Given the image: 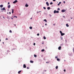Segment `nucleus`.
Wrapping results in <instances>:
<instances>
[{"mask_svg": "<svg viewBox=\"0 0 74 74\" xmlns=\"http://www.w3.org/2000/svg\"><path fill=\"white\" fill-rule=\"evenodd\" d=\"M9 14V13H8V12H7V14Z\"/></svg>", "mask_w": 74, "mask_h": 74, "instance_id": "obj_64", "label": "nucleus"}, {"mask_svg": "<svg viewBox=\"0 0 74 74\" xmlns=\"http://www.w3.org/2000/svg\"><path fill=\"white\" fill-rule=\"evenodd\" d=\"M46 4H47V6H49V3H48V2H47L46 3Z\"/></svg>", "mask_w": 74, "mask_h": 74, "instance_id": "obj_9", "label": "nucleus"}, {"mask_svg": "<svg viewBox=\"0 0 74 74\" xmlns=\"http://www.w3.org/2000/svg\"><path fill=\"white\" fill-rule=\"evenodd\" d=\"M56 69H58V66H56Z\"/></svg>", "mask_w": 74, "mask_h": 74, "instance_id": "obj_25", "label": "nucleus"}, {"mask_svg": "<svg viewBox=\"0 0 74 74\" xmlns=\"http://www.w3.org/2000/svg\"><path fill=\"white\" fill-rule=\"evenodd\" d=\"M46 38H46V37H45V36H43V39H44V40H45V39H46Z\"/></svg>", "mask_w": 74, "mask_h": 74, "instance_id": "obj_22", "label": "nucleus"}, {"mask_svg": "<svg viewBox=\"0 0 74 74\" xmlns=\"http://www.w3.org/2000/svg\"><path fill=\"white\" fill-rule=\"evenodd\" d=\"M7 52H10V51L8 50H7Z\"/></svg>", "mask_w": 74, "mask_h": 74, "instance_id": "obj_41", "label": "nucleus"}, {"mask_svg": "<svg viewBox=\"0 0 74 74\" xmlns=\"http://www.w3.org/2000/svg\"><path fill=\"white\" fill-rule=\"evenodd\" d=\"M60 38H61V40H62L63 39V37L62 36H60Z\"/></svg>", "mask_w": 74, "mask_h": 74, "instance_id": "obj_29", "label": "nucleus"}, {"mask_svg": "<svg viewBox=\"0 0 74 74\" xmlns=\"http://www.w3.org/2000/svg\"><path fill=\"white\" fill-rule=\"evenodd\" d=\"M37 14H38V13H39V12H37Z\"/></svg>", "mask_w": 74, "mask_h": 74, "instance_id": "obj_55", "label": "nucleus"}, {"mask_svg": "<svg viewBox=\"0 0 74 74\" xmlns=\"http://www.w3.org/2000/svg\"><path fill=\"white\" fill-rule=\"evenodd\" d=\"M50 5H52V4H53V2H51L50 3Z\"/></svg>", "mask_w": 74, "mask_h": 74, "instance_id": "obj_27", "label": "nucleus"}, {"mask_svg": "<svg viewBox=\"0 0 74 74\" xmlns=\"http://www.w3.org/2000/svg\"><path fill=\"white\" fill-rule=\"evenodd\" d=\"M1 10H3V11H4V10H5V8L4 7L3 8H1Z\"/></svg>", "mask_w": 74, "mask_h": 74, "instance_id": "obj_5", "label": "nucleus"}, {"mask_svg": "<svg viewBox=\"0 0 74 74\" xmlns=\"http://www.w3.org/2000/svg\"><path fill=\"white\" fill-rule=\"evenodd\" d=\"M64 72H66V69H64Z\"/></svg>", "mask_w": 74, "mask_h": 74, "instance_id": "obj_47", "label": "nucleus"}, {"mask_svg": "<svg viewBox=\"0 0 74 74\" xmlns=\"http://www.w3.org/2000/svg\"><path fill=\"white\" fill-rule=\"evenodd\" d=\"M37 35L38 36H40V34H39V33H38L37 34Z\"/></svg>", "mask_w": 74, "mask_h": 74, "instance_id": "obj_33", "label": "nucleus"}, {"mask_svg": "<svg viewBox=\"0 0 74 74\" xmlns=\"http://www.w3.org/2000/svg\"><path fill=\"white\" fill-rule=\"evenodd\" d=\"M21 72H22V70L19 71L18 72V74H20Z\"/></svg>", "mask_w": 74, "mask_h": 74, "instance_id": "obj_10", "label": "nucleus"}, {"mask_svg": "<svg viewBox=\"0 0 74 74\" xmlns=\"http://www.w3.org/2000/svg\"><path fill=\"white\" fill-rule=\"evenodd\" d=\"M3 5H0V7L1 8H3Z\"/></svg>", "mask_w": 74, "mask_h": 74, "instance_id": "obj_13", "label": "nucleus"}, {"mask_svg": "<svg viewBox=\"0 0 74 74\" xmlns=\"http://www.w3.org/2000/svg\"><path fill=\"white\" fill-rule=\"evenodd\" d=\"M64 34H64V33H62L61 34V36H64Z\"/></svg>", "mask_w": 74, "mask_h": 74, "instance_id": "obj_8", "label": "nucleus"}, {"mask_svg": "<svg viewBox=\"0 0 74 74\" xmlns=\"http://www.w3.org/2000/svg\"><path fill=\"white\" fill-rule=\"evenodd\" d=\"M15 49H16V48L13 49H12V51H13V50H15Z\"/></svg>", "mask_w": 74, "mask_h": 74, "instance_id": "obj_37", "label": "nucleus"}, {"mask_svg": "<svg viewBox=\"0 0 74 74\" xmlns=\"http://www.w3.org/2000/svg\"><path fill=\"white\" fill-rule=\"evenodd\" d=\"M62 48V47L59 46L58 48V50H61V48Z\"/></svg>", "mask_w": 74, "mask_h": 74, "instance_id": "obj_6", "label": "nucleus"}, {"mask_svg": "<svg viewBox=\"0 0 74 74\" xmlns=\"http://www.w3.org/2000/svg\"><path fill=\"white\" fill-rule=\"evenodd\" d=\"M27 69H29V67H27Z\"/></svg>", "mask_w": 74, "mask_h": 74, "instance_id": "obj_50", "label": "nucleus"}, {"mask_svg": "<svg viewBox=\"0 0 74 74\" xmlns=\"http://www.w3.org/2000/svg\"><path fill=\"white\" fill-rule=\"evenodd\" d=\"M65 42H66V43L67 42V40L66 39L65 40Z\"/></svg>", "mask_w": 74, "mask_h": 74, "instance_id": "obj_45", "label": "nucleus"}, {"mask_svg": "<svg viewBox=\"0 0 74 74\" xmlns=\"http://www.w3.org/2000/svg\"><path fill=\"white\" fill-rule=\"evenodd\" d=\"M9 14H11V12H9Z\"/></svg>", "mask_w": 74, "mask_h": 74, "instance_id": "obj_57", "label": "nucleus"}, {"mask_svg": "<svg viewBox=\"0 0 74 74\" xmlns=\"http://www.w3.org/2000/svg\"><path fill=\"white\" fill-rule=\"evenodd\" d=\"M47 10H50V9H51V8H50V7H48L47 8Z\"/></svg>", "mask_w": 74, "mask_h": 74, "instance_id": "obj_15", "label": "nucleus"}, {"mask_svg": "<svg viewBox=\"0 0 74 74\" xmlns=\"http://www.w3.org/2000/svg\"><path fill=\"white\" fill-rule=\"evenodd\" d=\"M44 21L45 22H47V20L46 19H45L44 20Z\"/></svg>", "mask_w": 74, "mask_h": 74, "instance_id": "obj_19", "label": "nucleus"}, {"mask_svg": "<svg viewBox=\"0 0 74 74\" xmlns=\"http://www.w3.org/2000/svg\"><path fill=\"white\" fill-rule=\"evenodd\" d=\"M13 46H15V47H16V45H14V44H13Z\"/></svg>", "mask_w": 74, "mask_h": 74, "instance_id": "obj_38", "label": "nucleus"}, {"mask_svg": "<svg viewBox=\"0 0 74 74\" xmlns=\"http://www.w3.org/2000/svg\"><path fill=\"white\" fill-rule=\"evenodd\" d=\"M29 28L30 29H32V27L30 26L29 27Z\"/></svg>", "mask_w": 74, "mask_h": 74, "instance_id": "obj_28", "label": "nucleus"}, {"mask_svg": "<svg viewBox=\"0 0 74 74\" xmlns=\"http://www.w3.org/2000/svg\"><path fill=\"white\" fill-rule=\"evenodd\" d=\"M11 19H13V18H12H12H11Z\"/></svg>", "mask_w": 74, "mask_h": 74, "instance_id": "obj_62", "label": "nucleus"}, {"mask_svg": "<svg viewBox=\"0 0 74 74\" xmlns=\"http://www.w3.org/2000/svg\"><path fill=\"white\" fill-rule=\"evenodd\" d=\"M54 14H56V13H59V11L58 10H55L53 12Z\"/></svg>", "mask_w": 74, "mask_h": 74, "instance_id": "obj_1", "label": "nucleus"}, {"mask_svg": "<svg viewBox=\"0 0 74 74\" xmlns=\"http://www.w3.org/2000/svg\"><path fill=\"white\" fill-rule=\"evenodd\" d=\"M64 45V43H62L60 45V46H63Z\"/></svg>", "mask_w": 74, "mask_h": 74, "instance_id": "obj_21", "label": "nucleus"}, {"mask_svg": "<svg viewBox=\"0 0 74 74\" xmlns=\"http://www.w3.org/2000/svg\"><path fill=\"white\" fill-rule=\"evenodd\" d=\"M57 5H58L59 6V5H60V4L59 3H58V4Z\"/></svg>", "mask_w": 74, "mask_h": 74, "instance_id": "obj_49", "label": "nucleus"}, {"mask_svg": "<svg viewBox=\"0 0 74 74\" xmlns=\"http://www.w3.org/2000/svg\"><path fill=\"white\" fill-rule=\"evenodd\" d=\"M47 23H45V25L47 26Z\"/></svg>", "mask_w": 74, "mask_h": 74, "instance_id": "obj_53", "label": "nucleus"}, {"mask_svg": "<svg viewBox=\"0 0 74 74\" xmlns=\"http://www.w3.org/2000/svg\"><path fill=\"white\" fill-rule=\"evenodd\" d=\"M9 32L10 33H12V31H11V30H10L9 31Z\"/></svg>", "mask_w": 74, "mask_h": 74, "instance_id": "obj_35", "label": "nucleus"}, {"mask_svg": "<svg viewBox=\"0 0 74 74\" xmlns=\"http://www.w3.org/2000/svg\"><path fill=\"white\" fill-rule=\"evenodd\" d=\"M66 27H69V25L68 24V23H67L66 24Z\"/></svg>", "mask_w": 74, "mask_h": 74, "instance_id": "obj_16", "label": "nucleus"}, {"mask_svg": "<svg viewBox=\"0 0 74 74\" xmlns=\"http://www.w3.org/2000/svg\"><path fill=\"white\" fill-rule=\"evenodd\" d=\"M65 11H66V10L64 9H62L61 10L62 12H64Z\"/></svg>", "mask_w": 74, "mask_h": 74, "instance_id": "obj_3", "label": "nucleus"}, {"mask_svg": "<svg viewBox=\"0 0 74 74\" xmlns=\"http://www.w3.org/2000/svg\"><path fill=\"white\" fill-rule=\"evenodd\" d=\"M63 18H65V16H63Z\"/></svg>", "mask_w": 74, "mask_h": 74, "instance_id": "obj_63", "label": "nucleus"}, {"mask_svg": "<svg viewBox=\"0 0 74 74\" xmlns=\"http://www.w3.org/2000/svg\"><path fill=\"white\" fill-rule=\"evenodd\" d=\"M14 18H17V16H14Z\"/></svg>", "mask_w": 74, "mask_h": 74, "instance_id": "obj_34", "label": "nucleus"}, {"mask_svg": "<svg viewBox=\"0 0 74 74\" xmlns=\"http://www.w3.org/2000/svg\"><path fill=\"white\" fill-rule=\"evenodd\" d=\"M68 55H69V56H71V55H72V53H68Z\"/></svg>", "mask_w": 74, "mask_h": 74, "instance_id": "obj_12", "label": "nucleus"}, {"mask_svg": "<svg viewBox=\"0 0 74 74\" xmlns=\"http://www.w3.org/2000/svg\"><path fill=\"white\" fill-rule=\"evenodd\" d=\"M35 46L36 45V43H34L33 44Z\"/></svg>", "mask_w": 74, "mask_h": 74, "instance_id": "obj_39", "label": "nucleus"}, {"mask_svg": "<svg viewBox=\"0 0 74 74\" xmlns=\"http://www.w3.org/2000/svg\"><path fill=\"white\" fill-rule=\"evenodd\" d=\"M34 57L35 58H36V57H37V55H36V54H34Z\"/></svg>", "mask_w": 74, "mask_h": 74, "instance_id": "obj_24", "label": "nucleus"}, {"mask_svg": "<svg viewBox=\"0 0 74 74\" xmlns=\"http://www.w3.org/2000/svg\"><path fill=\"white\" fill-rule=\"evenodd\" d=\"M61 3H62V2H59V3L60 4H61Z\"/></svg>", "mask_w": 74, "mask_h": 74, "instance_id": "obj_48", "label": "nucleus"}, {"mask_svg": "<svg viewBox=\"0 0 74 74\" xmlns=\"http://www.w3.org/2000/svg\"><path fill=\"white\" fill-rule=\"evenodd\" d=\"M3 19H5V18L4 17V16L3 17Z\"/></svg>", "mask_w": 74, "mask_h": 74, "instance_id": "obj_56", "label": "nucleus"}, {"mask_svg": "<svg viewBox=\"0 0 74 74\" xmlns=\"http://www.w3.org/2000/svg\"><path fill=\"white\" fill-rule=\"evenodd\" d=\"M8 5L10 4V2H8Z\"/></svg>", "mask_w": 74, "mask_h": 74, "instance_id": "obj_54", "label": "nucleus"}, {"mask_svg": "<svg viewBox=\"0 0 74 74\" xmlns=\"http://www.w3.org/2000/svg\"><path fill=\"white\" fill-rule=\"evenodd\" d=\"M57 61H58V62H59V61H60V60L59 58H57Z\"/></svg>", "mask_w": 74, "mask_h": 74, "instance_id": "obj_18", "label": "nucleus"}, {"mask_svg": "<svg viewBox=\"0 0 74 74\" xmlns=\"http://www.w3.org/2000/svg\"><path fill=\"white\" fill-rule=\"evenodd\" d=\"M55 58L56 59H58V56L55 57Z\"/></svg>", "mask_w": 74, "mask_h": 74, "instance_id": "obj_43", "label": "nucleus"}, {"mask_svg": "<svg viewBox=\"0 0 74 74\" xmlns=\"http://www.w3.org/2000/svg\"><path fill=\"white\" fill-rule=\"evenodd\" d=\"M12 14H13V13H14V10L13 9H12Z\"/></svg>", "mask_w": 74, "mask_h": 74, "instance_id": "obj_14", "label": "nucleus"}, {"mask_svg": "<svg viewBox=\"0 0 74 74\" xmlns=\"http://www.w3.org/2000/svg\"><path fill=\"white\" fill-rule=\"evenodd\" d=\"M23 68H26V64H24L23 65Z\"/></svg>", "mask_w": 74, "mask_h": 74, "instance_id": "obj_7", "label": "nucleus"}, {"mask_svg": "<svg viewBox=\"0 0 74 74\" xmlns=\"http://www.w3.org/2000/svg\"><path fill=\"white\" fill-rule=\"evenodd\" d=\"M73 53H74V48H73Z\"/></svg>", "mask_w": 74, "mask_h": 74, "instance_id": "obj_42", "label": "nucleus"}, {"mask_svg": "<svg viewBox=\"0 0 74 74\" xmlns=\"http://www.w3.org/2000/svg\"><path fill=\"white\" fill-rule=\"evenodd\" d=\"M57 10H58V11H60V8H58L57 9Z\"/></svg>", "mask_w": 74, "mask_h": 74, "instance_id": "obj_32", "label": "nucleus"}, {"mask_svg": "<svg viewBox=\"0 0 74 74\" xmlns=\"http://www.w3.org/2000/svg\"><path fill=\"white\" fill-rule=\"evenodd\" d=\"M49 16H50V17H51L52 16V15L51 14H49Z\"/></svg>", "mask_w": 74, "mask_h": 74, "instance_id": "obj_40", "label": "nucleus"}, {"mask_svg": "<svg viewBox=\"0 0 74 74\" xmlns=\"http://www.w3.org/2000/svg\"><path fill=\"white\" fill-rule=\"evenodd\" d=\"M44 15H47V13H45V12H44Z\"/></svg>", "mask_w": 74, "mask_h": 74, "instance_id": "obj_36", "label": "nucleus"}, {"mask_svg": "<svg viewBox=\"0 0 74 74\" xmlns=\"http://www.w3.org/2000/svg\"><path fill=\"white\" fill-rule=\"evenodd\" d=\"M10 16H7V19H9V20H10V19H11V18H10Z\"/></svg>", "mask_w": 74, "mask_h": 74, "instance_id": "obj_11", "label": "nucleus"}, {"mask_svg": "<svg viewBox=\"0 0 74 74\" xmlns=\"http://www.w3.org/2000/svg\"><path fill=\"white\" fill-rule=\"evenodd\" d=\"M17 2H18V1L17 0H15L13 2V4H15V3H17Z\"/></svg>", "mask_w": 74, "mask_h": 74, "instance_id": "obj_2", "label": "nucleus"}, {"mask_svg": "<svg viewBox=\"0 0 74 74\" xmlns=\"http://www.w3.org/2000/svg\"><path fill=\"white\" fill-rule=\"evenodd\" d=\"M60 34H61L62 33V31H60Z\"/></svg>", "mask_w": 74, "mask_h": 74, "instance_id": "obj_31", "label": "nucleus"}, {"mask_svg": "<svg viewBox=\"0 0 74 74\" xmlns=\"http://www.w3.org/2000/svg\"><path fill=\"white\" fill-rule=\"evenodd\" d=\"M55 24H56L55 23V24H53V25H54V26H55Z\"/></svg>", "mask_w": 74, "mask_h": 74, "instance_id": "obj_59", "label": "nucleus"}, {"mask_svg": "<svg viewBox=\"0 0 74 74\" xmlns=\"http://www.w3.org/2000/svg\"><path fill=\"white\" fill-rule=\"evenodd\" d=\"M44 51H45V50H44V49H42L41 50V52H44Z\"/></svg>", "mask_w": 74, "mask_h": 74, "instance_id": "obj_26", "label": "nucleus"}, {"mask_svg": "<svg viewBox=\"0 0 74 74\" xmlns=\"http://www.w3.org/2000/svg\"><path fill=\"white\" fill-rule=\"evenodd\" d=\"M7 10L8 11H9V9H8V10L7 9Z\"/></svg>", "mask_w": 74, "mask_h": 74, "instance_id": "obj_58", "label": "nucleus"}, {"mask_svg": "<svg viewBox=\"0 0 74 74\" xmlns=\"http://www.w3.org/2000/svg\"><path fill=\"white\" fill-rule=\"evenodd\" d=\"M63 3H64V4H65V3H66V2L65 1H64Z\"/></svg>", "mask_w": 74, "mask_h": 74, "instance_id": "obj_46", "label": "nucleus"}, {"mask_svg": "<svg viewBox=\"0 0 74 74\" xmlns=\"http://www.w3.org/2000/svg\"><path fill=\"white\" fill-rule=\"evenodd\" d=\"M42 44H44V41H42Z\"/></svg>", "mask_w": 74, "mask_h": 74, "instance_id": "obj_23", "label": "nucleus"}, {"mask_svg": "<svg viewBox=\"0 0 74 74\" xmlns=\"http://www.w3.org/2000/svg\"><path fill=\"white\" fill-rule=\"evenodd\" d=\"M30 62L31 63H33V61L32 60H30Z\"/></svg>", "mask_w": 74, "mask_h": 74, "instance_id": "obj_20", "label": "nucleus"}, {"mask_svg": "<svg viewBox=\"0 0 74 74\" xmlns=\"http://www.w3.org/2000/svg\"><path fill=\"white\" fill-rule=\"evenodd\" d=\"M4 12H6V10H5H5Z\"/></svg>", "mask_w": 74, "mask_h": 74, "instance_id": "obj_61", "label": "nucleus"}, {"mask_svg": "<svg viewBox=\"0 0 74 74\" xmlns=\"http://www.w3.org/2000/svg\"><path fill=\"white\" fill-rule=\"evenodd\" d=\"M5 40H8V38H6L5 39Z\"/></svg>", "mask_w": 74, "mask_h": 74, "instance_id": "obj_51", "label": "nucleus"}, {"mask_svg": "<svg viewBox=\"0 0 74 74\" xmlns=\"http://www.w3.org/2000/svg\"><path fill=\"white\" fill-rule=\"evenodd\" d=\"M46 63H49V62H46Z\"/></svg>", "mask_w": 74, "mask_h": 74, "instance_id": "obj_44", "label": "nucleus"}, {"mask_svg": "<svg viewBox=\"0 0 74 74\" xmlns=\"http://www.w3.org/2000/svg\"><path fill=\"white\" fill-rule=\"evenodd\" d=\"M53 1H56V0H53Z\"/></svg>", "mask_w": 74, "mask_h": 74, "instance_id": "obj_52", "label": "nucleus"}, {"mask_svg": "<svg viewBox=\"0 0 74 74\" xmlns=\"http://www.w3.org/2000/svg\"><path fill=\"white\" fill-rule=\"evenodd\" d=\"M25 7H29V5H28V4H27V3H26V4L25 5Z\"/></svg>", "mask_w": 74, "mask_h": 74, "instance_id": "obj_4", "label": "nucleus"}, {"mask_svg": "<svg viewBox=\"0 0 74 74\" xmlns=\"http://www.w3.org/2000/svg\"><path fill=\"white\" fill-rule=\"evenodd\" d=\"M8 8H10L11 7V5H9L8 6Z\"/></svg>", "mask_w": 74, "mask_h": 74, "instance_id": "obj_17", "label": "nucleus"}, {"mask_svg": "<svg viewBox=\"0 0 74 74\" xmlns=\"http://www.w3.org/2000/svg\"><path fill=\"white\" fill-rule=\"evenodd\" d=\"M44 71H45V72L47 71V70H44Z\"/></svg>", "mask_w": 74, "mask_h": 74, "instance_id": "obj_60", "label": "nucleus"}, {"mask_svg": "<svg viewBox=\"0 0 74 74\" xmlns=\"http://www.w3.org/2000/svg\"><path fill=\"white\" fill-rule=\"evenodd\" d=\"M43 8L44 9V10H46V8H45V7H43Z\"/></svg>", "mask_w": 74, "mask_h": 74, "instance_id": "obj_30", "label": "nucleus"}]
</instances>
